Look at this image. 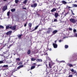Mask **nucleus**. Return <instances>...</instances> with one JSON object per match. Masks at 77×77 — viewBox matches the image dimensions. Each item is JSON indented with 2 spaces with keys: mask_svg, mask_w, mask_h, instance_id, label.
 Segmentation results:
<instances>
[{
  "mask_svg": "<svg viewBox=\"0 0 77 77\" xmlns=\"http://www.w3.org/2000/svg\"><path fill=\"white\" fill-rule=\"evenodd\" d=\"M11 26V25L9 24L8 25H7L6 27V29H16V26L15 25L13 26Z\"/></svg>",
  "mask_w": 77,
  "mask_h": 77,
  "instance_id": "nucleus-1",
  "label": "nucleus"
},
{
  "mask_svg": "<svg viewBox=\"0 0 77 77\" xmlns=\"http://www.w3.org/2000/svg\"><path fill=\"white\" fill-rule=\"evenodd\" d=\"M37 6V4L36 3H34L33 4H32L31 5V7H32V8H36Z\"/></svg>",
  "mask_w": 77,
  "mask_h": 77,
  "instance_id": "nucleus-2",
  "label": "nucleus"
},
{
  "mask_svg": "<svg viewBox=\"0 0 77 77\" xmlns=\"http://www.w3.org/2000/svg\"><path fill=\"white\" fill-rule=\"evenodd\" d=\"M69 21L71 23H75L76 22L75 20L73 18L70 19L69 20Z\"/></svg>",
  "mask_w": 77,
  "mask_h": 77,
  "instance_id": "nucleus-3",
  "label": "nucleus"
},
{
  "mask_svg": "<svg viewBox=\"0 0 77 77\" xmlns=\"http://www.w3.org/2000/svg\"><path fill=\"white\" fill-rule=\"evenodd\" d=\"M56 33H57V30H54V31L53 32H52V34L51 35V36H53V35H54L55 34H56Z\"/></svg>",
  "mask_w": 77,
  "mask_h": 77,
  "instance_id": "nucleus-4",
  "label": "nucleus"
},
{
  "mask_svg": "<svg viewBox=\"0 0 77 77\" xmlns=\"http://www.w3.org/2000/svg\"><path fill=\"white\" fill-rule=\"evenodd\" d=\"M12 31H9L6 33V34L7 35H11V33H12Z\"/></svg>",
  "mask_w": 77,
  "mask_h": 77,
  "instance_id": "nucleus-5",
  "label": "nucleus"
},
{
  "mask_svg": "<svg viewBox=\"0 0 77 77\" xmlns=\"http://www.w3.org/2000/svg\"><path fill=\"white\" fill-rule=\"evenodd\" d=\"M7 6H5L2 8L3 11H5L6 9H7Z\"/></svg>",
  "mask_w": 77,
  "mask_h": 77,
  "instance_id": "nucleus-6",
  "label": "nucleus"
},
{
  "mask_svg": "<svg viewBox=\"0 0 77 77\" xmlns=\"http://www.w3.org/2000/svg\"><path fill=\"white\" fill-rule=\"evenodd\" d=\"M53 45L55 48H56L57 47V45L56 43H53Z\"/></svg>",
  "mask_w": 77,
  "mask_h": 77,
  "instance_id": "nucleus-7",
  "label": "nucleus"
},
{
  "mask_svg": "<svg viewBox=\"0 0 77 77\" xmlns=\"http://www.w3.org/2000/svg\"><path fill=\"white\" fill-rule=\"evenodd\" d=\"M70 71L72 72H74L75 73H77V72L75 70H74V69H71Z\"/></svg>",
  "mask_w": 77,
  "mask_h": 77,
  "instance_id": "nucleus-8",
  "label": "nucleus"
},
{
  "mask_svg": "<svg viewBox=\"0 0 77 77\" xmlns=\"http://www.w3.org/2000/svg\"><path fill=\"white\" fill-rule=\"evenodd\" d=\"M37 62H42V60L41 59H37L36 60Z\"/></svg>",
  "mask_w": 77,
  "mask_h": 77,
  "instance_id": "nucleus-9",
  "label": "nucleus"
},
{
  "mask_svg": "<svg viewBox=\"0 0 77 77\" xmlns=\"http://www.w3.org/2000/svg\"><path fill=\"white\" fill-rule=\"evenodd\" d=\"M59 16V14H58V13H56L54 14V16L55 17V18H57L58 17V16Z\"/></svg>",
  "mask_w": 77,
  "mask_h": 77,
  "instance_id": "nucleus-10",
  "label": "nucleus"
},
{
  "mask_svg": "<svg viewBox=\"0 0 77 77\" xmlns=\"http://www.w3.org/2000/svg\"><path fill=\"white\" fill-rule=\"evenodd\" d=\"M56 11V8H54L51 10V12H54Z\"/></svg>",
  "mask_w": 77,
  "mask_h": 77,
  "instance_id": "nucleus-11",
  "label": "nucleus"
},
{
  "mask_svg": "<svg viewBox=\"0 0 77 77\" xmlns=\"http://www.w3.org/2000/svg\"><path fill=\"white\" fill-rule=\"evenodd\" d=\"M23 66H24L23 65H21L20 66L17 67V69H20L21 68H23Z\"/></svg>",
  "mask_w": 77,
  "mask_h": 77,
  "instance_id": "nucleus-12",
  "label": "nucleus"
},
{
  "mask_svg": "<svg viewBox=\"0 0 77 77\" xmlns=\"http://www.w3.org/2000/svg\"><path fill=\"white\" fill-rule=\"evenodd\" d=\"M32 23H29L28 24L29 27H30V28H31V27H32Z\"/></svg>",
  "mask_w": 77,
  "mask_h": 77,
  "instance_id": "nucleus-13",
  "label": "nucleus"
},
{
  "mask_svg": "<svg viewBox=\"0 0 77 77\" xmlns=\"http://www.w3.org/2000/svg\"><path fill=\"white\" fill-rule=\"evenodd\" d=\"M11 11L13 12H15V9L13 8L11 9Z\"/></svg>",
  "mask_w": 77,
  "mask_h": 77,
  "instance_id": "nucleus-14",
  "label": "nucleus"
},
{
  "mask_svg": "<svg viewBox=\"0 0 77 77\" xmlns=\"http://www.w3.org/2000/svg\"><path fill=\"white\" fill-rule=\"evenodd\" d=\"M22 36V35H18V38H19V39H21V38Z\"/></svg>",
  "mask_w": 77,
  "mask_h": 77,
  "instance_id": "nucleus-15",
  "label": "nucleus"
},
{
  "mask_svg": "<svg viewBox=\"0 0 77 77\" xmlns=\"http://www.w3.org/2000/svg\"><path fill=\"white\" fill-rule=\"evenodd\" d=\"M67 65L69 66L70 67H72V64H71L69 63H68Z\"/></svg>",
  "mask_w": 77,
  "mask_h": 77,
  "instance_id": "nucleus-16",
  "label": "nucleus"
},
{
  "mask_svg": "<svg viewBox=\"0 0 77 77\" xmlns=\"http://www.w3.org/2000/svg\"><path fill=\"white\" fill-rule=\"evenodd\" d=\"M27 0H25L23 3L24 4H26V3H27Z\"/></svg>",
  "mask_w": 77,
  "mask_h": 77,
  "instance_id": "nucleus-17",
  "label": "nucleus"
},
{
  "mask_svg": "<svg viewBox=\"0 0 77 77\" xmlns=\"http://www.w3.org/2000/svg\"><path fill=\"white\" fill-rule=\"evenodd\" d=\"M30 53H31L30 50H29L27 52L28 54H30Z\"/></svg>",
  "mask_w": 77,
  "mask_h": 77,
  "instance_id": "nucleus-18",
  "label": "nucleus"
},
{
  "mask_svg": "<svg viewBox=\"0 0 77 77\" xmlns=\"http://www.w3.org/2000/svg\"><path fill=\"white\" fill-rule=\"evenodd\" d=\"M35 68V66H33L32 67H31V69H33Z\"/></svg>",
  "mask_w": 77,
  "mask_h": 77,
  "instance_id": "nucleus-19",
  "label": "nucleus"
},
{
  "mask_svg": "<svg viewBox=\"0 0 77 77\" xmlns=\"http://www.w3.org/2000/svg\"><path fill=\"white\" fill-rule=\"evenodd\" d=\"M31 60L32 61H35V60L36 59L35 58H32L31 59Z\"/></svg>",
  "mask_w": 77,
  "mask_h": 77,
  "instance_id": "nucleus-20",
  "label": "nucleus"
},
{
  "mask_svg": "<svg viewBox=\"0 0 77 77\" xmlns=\"http://www.w3.org/2000/svg\"><path fill=\"white\" fill-rule=\"evenodd\" d=\"M19 2L18 0H15V3L16 4H18V2Z\"/></svg>",
  "mask_w": 77,
  "mask_h": 77,
  "instance_id": "nucleus-21",
  "label": "nucleus"
},
{
  "mask_svg": "<svg viewBox=\"0 0 77 77\" xmlns=\"http://www.w3.org/2000/svg\"><path fill=\"white\" fill-rule=\"evenodd\" d=\"M0 29H4V26L2 25H0Z\"/></svg>",
  "mask_w": 77,
  "mask_h": 77,
  "instance_id": "nucleus-22",
  "label": "nucleus"
},
{
  "mask_svg": "<svg viewBox=\"0 0 77 77\" xmlns=\"http://www.w3.org/2000/svg\"><path fill=\"white\" fill-rule=\"evenodd\" d=\"M62 3H63V4H66V2L65 1H62Z\"/></svg>",
  "mask_w": 77,
  "mask_h": 77,
  "instance_id": "nucleus-23",
  "label": "nucleus"
},
{
  "mask_svg": "<svg viewBox=\"0 0 77 77\" xmlns=\"http://www.w3.org/2000/svg\"><path fill=\"white\" fill-rule=\"evenodd\" d=\"M72 5L73 6V7H75L77 8V5L76 4H73Z\"/></svg>",
  "mask_w": 77,
  "mask_h": 77,
  "instance_id": "nucleus-24",
  "label": "nucleus"
},
{
  "mask_svg": "<svg viewBox=\"0 0 77 77\" xmlns=\"http://www.w3.org/2000/svg\"><path fill=\"white\" fill-rule=\"evenodd\" d=\"M65 48H68V45H66L65 46Z\"/></svg>",
  "mask_w": 77,
  "mask_h": 77,
  "instance_id": "nucleus-25",
  "label": "nucleus"
},
{
  "mask_svg": "<svg viewBox=\"0 0 77 77\" xmlns=\"http://www.w3.org/2000/svg\"><path fill=\"white\" fill-rule=\"evenodd\" d=\"M4 67H5V68H8V65H4L3 66Z\"/></svg>",
  "mask_w": 77,
  "mask_h": 77,
  "instance_id": "nucleus-26",
  "label": "nucleus"
},
{
  "mask_svg": "<svg viewBox=\"0 0 77 77\" xmlns=\"http://www.w3.org/2000/svg\"><path fill=\"white\" fill-rule=\"evenodd\" d=\"M9 15H10V12L8 11L7 12V16H9Z\"/></svg>",
  "mask_w": 77,
  "mask_h": 77,
  "instance_id": "nucleus-27",
  "label": "nucleus"
},
{
  "mask_svg": "<svg viewBox=\"0 0 77 77\" xmlns=\"http://www.w3.org/2000/svg\"><path fill=\"white\" fill-rule=\"evenodd\" d=\"M50 31L49 30L47 31V33H48H48H50Z\"/></svg>",
  "mask_w": 77,
  "mask_h": 77,
  "instance_id": "nucleus-28",
  "label": "nucleus"
},
{
  "mask_svg": "<svg viewBox=\"0 0 77 77\" xmlns=\"http://www.w3.org/2000/svg\"><path fill=\"white\" fill-rule=\"evenodd\" d=\"M27 22H26V23L24 24V27H26V26H27Z\"/></svg>",
  "mask_w": 77,
  "mask_h": 77,
  "instance_id": "nucleus-29",
  "label": "nucleus"
},
{
  "mask_svg": "<svg viewBox=\"0 0 77 77\" xmlns=\"http://www.w3.org/2000/svg\"><path fill=\"white\" fill-rule=\"evenodd\" d=\"M39 27V26L38 25L37 26H36L35 28L34 29H37Z\"/></svg>",
  "mask_w": 77,
  "mask_h": 77,
  "instance_id": "nucleus-30",
  "label": "nucleus"
},
{
  "mask_svg": "<svg viewBox=\"0 0 77 77\" xmlns=\"http://www.w3.org/2000/svg\"><path fill=\"white\" fill-rule=\"evenodd\" d=\"M54 22H57V20L56 19H54Z\"/></svg>",
  "mask_w": 77,
  "mask_h": 77,
  "instance_id": "nucleus-31",
  "label": "nucleus"
},
{
  "mask_svg": "<svg viewBox=\"0 0 77 77\" xmlns=\"http://www.w3.org/2000/svg\"><path fill=\"white\" fill-rule=\"evenodd\" d=\"M60 63H62V62L64 63V62H65V61L64 60H62V61H60Z\"/></svg>",
  "mask_w": 77,
  "mask_h": 77,
  "instance_id": "nucleus-32",
  "label": "nucleus"
},
{
  "mask_svg": "<svg viewBox=\"0 0 77 77\" xmlns=\"http://www.w3.org/2000/svg\"><path fill=\"white\" fill-rule=\"evenodd\" d=\"M49 68H51V64L50 63L49 64Z\"/></svg>",
  "mask_w": 77,
  "mask_h": 77,
  "instance_id": "nucleus-33",
  "label": "nucleus"
},
{
  "mask_svg": "<svg viewBox=\"0 0 77 77\" xmlns=\"http://www.w3.org/2000/svg\"><path fill=\"white\" fill-rule=\"evenodd\" d=\"M3 63V61H0V64Z\"/></svg>",
  "mask_w": 77,
  "mask_h": 77,
  "instance_id": "nucleus-34",
  "label": "nucleus"
},
{
  "mask_svg": "<svg viewBox=\"0 0 77 77\" xmlns=\"http://www.w3.org/2000/svg\"><path fill=\"white\" fill-rule=\"evenodd\" d=\"M68 77H72V75H71L69 76Z\"/></svg>",
  "mask_w": 77,
  "mask_h": 77,
  "instance_id": "nucleus-35",
  "label": "nucleus"
},
{
  "mask_svg": "<svg viewBox=\"0 0 77 77\" xmlns=\"http://www.w3.org/2000/svg\"><path fill=\"white\" fill-rule=\"evenodd\" d=\"M74 36H75V37H77V33H75V34Z\"/></svg>",
  "mask_w": 77,
  "mask_h": 77,
  "instance_id": "nucleus-36",
  "label": "nucleus"
},
{
  "mask_svg": "<svg viewBox=\"0 0 77 77\" xmlns=\"http://www.w3.org/2000/svg\"><path fill=\"white\" fill-rule=\"evenodd\" d=\"M23 64V62H20L19 63L20 65H22Z\"/></svg>",
  "mask_w": 77,
  "mask_h": 77,
  "instance_id": "nucleus-37",
  "label": "nucleus"
},
{
  "mask_svg": "<svg viewBox=\"0 0 77 77\" xmlns=\"http://www.w3.org/2000/svg\"><path fill=\"white\" fill-rule=\"evenodd\" d=\"M73 32H74V33H75V32H76V29H74Z\"/></svg>",
  "mask_w": 77,
  "mask_h": 77,
  "instance_id": "nucleus-38",
  "label": "nucleus"
},
{
  "mask_svg": "<svg viewBox=\"0 0 77 77\" xmlns=\"http://www.w3.org/2000/svg\"><path fill=\"white\" fill-rule=\"evenodd\" d=\"M16 60H20V58H17L16 59Z\"/></svg>",
  "mask_w": 77,
  "mask_h": 77,
  "instance_id": "nucleus-39",
  "label": "nucleus"
},
{
  "mask_svg": "<svg viewBox=\"0 0 77 77\" xmlns=\"http://www.w3.org/2000/svg\"><path fill=\"white\" fill-rule=\"evenodd\" d=\"M67 8H68V9H69V8H72V7H69L68 6H67Z\"/></svg>",
  "mask_w": 77,
  "mask_h": 77,
  "instance_id": "nucleus-40",
  "label": "nucleus"
},
{
  "mask_svg": "<svg viewBox=\"0 0 77 77\" xmlns=\"http://www.w3.org/2000/svg\"><path fill=\"white\" fill-rule=\"evenodd\" d=\"M67 14H68V13H66V14H64L65 16V17H66V15H67Z\"/></svg>",
  "mask_w": 77,
  "mask_h": 77,
  "instance_id": "nucleus-41",
  "label": "nucleus"
},
{
  "mask_svg": "<svg viewBox=\"0 0 77 77\" xmlns=\"http://www.w3.org/2000/svg\"><path fill=\"white\" fill-rule=\"evenodd\" d=\"M10 41V38H9L8 40V42H9Z\"/></svg>",
  "mask_w": 77,
  "mask_h": 77,
  "instance_id": "nucleus-42",
  "label": "nucleus"
},
{
  "mask_svg": "<svg viewBox=\"0 0 77 77\" xmlns=\"http://www.w3.org/2000/svg\"><path fill=\"white\" fill-rule=\"evenodd\" d=\"M23 9H26V8L23 7Z\"/></svg>",
  "mask_w": 77,
  "mask_h": 77,
  "instance_id": "nucleus-43",
  "label": "nucleus"
},
{
  "mask_svg": "<svg viewBox=\"0 0 77 77\" xmlns=\"http://www.w3.org/2000/svg\"><path fill=\"white\" fill-rule=\"evenodd\" d=\"M51 50H52V49L51 48L49 49V51H51Z\"/></svg>",
  "mask_w": 77,
  "mask_h": 77,
  "instance_id": "nucleus-44",
  "label": "nucleus"
},
{
  "mask_svg": "<svg viewBox=\"0 0 77 77\" xmlns=\"http://www.w3.org/2000/svg\"><path fill=\"white\" fill-rule=\"evenodd\" d=\"M59 42H62V40H59Z\"/></svg>",
  "mask_w": 77,
  "mask_h": 77,
  "instance_id": "nucleus-45",
  "label": "nucleus"
},
{
  "mask_svg": "<svg viewBox=\"0 0 77 77\" xmlns=\"http://www.w3.org/2000/svg\"><path fill=\"white\" fill-rule=\"evenodd\" d=\"M37 15H38V16H39V15H40V14H37Z\"/></svg>",
  "mask_w": 77,
  "mask_h": 77,
  "instance_id": "nucleus-46",
  "label": "nucleus"
},
{
  "mask_svg": "<svg viewBox=\"0 0 77 77\" xmlns=\"http://www.w3.org/2000/svg\"><path fill=\"white\" fill-rule=\"evenodd\" d=\"M36 63H33V65H36Z\"/></svg>",
  "mask_w": 77,
  "mask_h": 77,
  "instance_id": "nucleus-47",
  "label": "nucleus"
},
{
  "mask_svg": "<svg viewBox=\"0 0 77 77\" xmlns=\"http://www.w3.org/2000/svg\"><path fill=\"white\" fill-rule=\"evenodd\" d=\"M3 1H4V2H6V1H7V0H3Z\"/></svg>",
  "mask_w": 77,
  "mask_h": 77,
  "instance_id": "nucleus-48",
  "label": "nucleus"
},
{
  "mask_svg": "<svg viewBox=\"0 0 77 77\" xmlns=\"http://www.w3.org/2000/svg\"><path fill=\"white\" fill-rule=\"evenodd\" d=\"M71 12H72V13H73V11H72V10H71Z\"/></svg>",
  "mask_w": 77,
  "mask_h": 77,
  "instance_id": "nucleus-49",
  "label": "nucleus"
},
{
  "mask_svg": "<svg viewBox=\"0 0 77 77\" xmlns=\"http://www.w3.org/2000/svg\"><path fill=\"white\" fill-rule=\"evenodd\" d=\"M66 37H64L63 38V39H65V38H66Z\"/></svg>",
  "mask_w": 77,
  "mask_h": 77,
  "instance_id": "nucleus-50",
  "label": "nucleus"
},
{
  "mask_svg": "<svg viewBox=\"0 0 77 77\" xmlns=\"http://www.w3.org/2000/svg\"><path fill=\"white\" fill-rule=\"evenodd\" d=\"M60 61H58V63H60Z\"/></svg>",
  "mask_w": 77,
  "mask_h": 77,
  "instance_id": "nucleus-51",
  "label": "nucleus"
},
{
  "mask_svg": "<svg viewBox=\"0 0 77 77\" xmlns=\"http://www.w3.org/2000/svg\"><path fill=\"white\" fill-rule=\"evenodd\" d=\"M34 30H35V29L33 30H32L31 32H33V31H34Z\"/></svg>",
  "mask_w": 77,
  "mask_h": 77,
  "instance_id": "nucleus-52",
  "label": "nucleus"
},
{
  "mask_svg": "<svg viewBox=\"0 0 77 77\" xmlns=\"http://www.w3.org/2000/svg\"><path fill=\"white\" fill-rule=\"evenodd\" d=\"M38 66H41V65H38Z\"/></svg>",
  "mask_w": 77,
  "mask_h": 77,
  "instance_id": "nucleus-53",
  "label": "nucleus"
},
{
  "mask_svg": "<svg viewBox=\"0 0 77 77\" xmlns=\"http://www.w3.org/2000/svg\"><path fill=\"white\" fill-rule=\"evenodd\" d=\"M56 42H57V41H55V42L56 43Z\"/></svg>",
  "mask_w": 77,
  "mask_h": 77,
  "instance_id": "nucleus-54",
  "label": "nucleus"
},
{
  "mask_svg": "<svg viewBox=\"0 0 77 77\" xmlns=\"http://www.w3.org/2000/svg\"><path fill=\"white\" fill-rule=\"evenodd\" d=\"M72 14H73V15H75L73 13Z\"/></svg>",
  "mask_w": 77,
  "mask_h": 77,
  "instance_id": "nucleus-55",
  "label": "nucleus"
},
{
  "mask_svg": "<svg viewBox=\"0 0 77 77\" xmlns=\"http://www.w3.org/2000/svg\"><path fill=\"white\" fill-rule=\"evenodd\" d=\"M14 54V55L15 56V54Z\"/></svg>",
  "mask_w": 77,
  "mask_h": 77,
  "instance_id": "nucleus-56",
  "label": "nucleus"
},
{
  "mask_svg": "<svg viewBox=\"0 0 77 77\" xmlns=\"http://www.w3.org/2000/svg\"><path fill=\"white\" fill-rule=\"evenodd\" d=\"M13 30H15V29H13Z\"/></svg>",
  "mask_w": 77,
  "mask_h": 77,
  "instance_id": "nucleus-57",
  "label": "nucleus"
},
{
  "mask_svg": "<svg viewBox=\"0 0 77 77\" xmlns=\"http://www.w3.org/2000/svg\"><path fill=\"white\" fill-rule=\"evenodd\" d=\"M71 3V2H70L69 3Z\"/></svg>",
  "mask_w": 77,
  "mask_h": 77,
  "instance_id": "nucleus-58",
  "label": "nucleus"
},
{
  "mask_svg": "<svg viewBox=\"0 0 77 77\" xmlns=\"http://www.w3.org/2000/svg\"><path fill=\"white\" fill-rule=\"evenodd\" d=\"M72 29H69V30H71Z\"/></svg>",
  "mask_w": 77,
  "mask_h": 77,
  "instance_id": "nucleus-59",
  "label": "nucleus"
},
{
  "mask_svg": "<svg viewBox=\"0 0 77 77\" xmlns=\"http://www.w3.org/2000/svg\"><path fill=\"white\" fill-rule=\"evenodd\" d=\"M50 59L49 58L48 60H50Z\"/></svg>",
  "mask_w": 77,
  "mask_h": 77,
  "instance_id": "nucleus-60",
  "label": "nucleus"
},
{
  "mask_svg": "<svg viewBox=\"0 0 77 77\" xmlns=\"http://www.w3.org/2000/svg\"><path fill=\"white\" fill-rule=\"evenodd\" d=\"M46 66H47V65H46Z\"/></svg>",
  "mask_w": 77,
  "mask_h": 77,
  "instance_id": "nucleus-61",
  "label": "nucleus"
},
{
  "mask_svg": "<svg viewBox=\"0 0 77 77\" xmlns=\"http://www.w3.org/2000/svg\"><path fill=\"white\" fill-rule=\"evenodd\" d=\"M69 29H70V28H69Z\"/></svg>",
  "mask_w": 77,
  "mask_h": 77,
  "instance_id": "nucleus-62",
  "label": "nucleus"
},
{
  "mask_svg": "<svg viewBox=\"0 0 77 77\" xmlns=\"http://www.w3.org/2000/svg\"><path fill=\"white\" fill-rule=\"evenodd\" d=\"M43 54L41 55V56H43Z\"/></svg>",
  "mask_w": 77,
  "mask_h": 77,
  "instance_id": "nucleus-63",
  "label": "nucleus"
},
{
  "mask_svg": "<svg viewBox=\"0 0 77 77\" xmlns=\"http://www.w3.org/2000/svg\"><path fill=\"white\" fill-rule=\"evenodd\" d=\"M30 73H32V72H30Z\"/></svg>",
  "mask_w": 77,
  "mask_h": 77,
  "instance_id": "nucleus-64",
  "label": "nucleus"
}]
</instances>
